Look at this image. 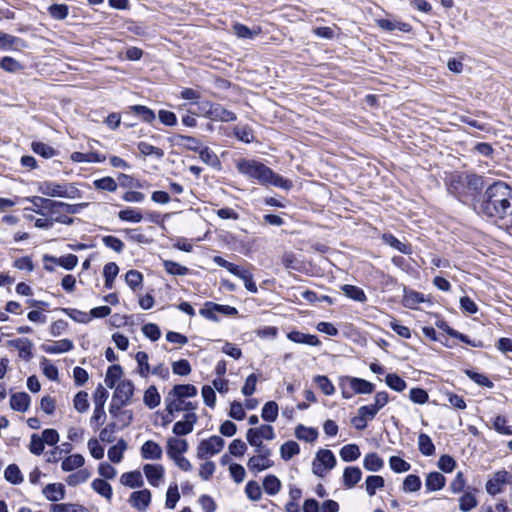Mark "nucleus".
<instances>
[{"mask_svg": "<svg viewBox=\"0 0 512 512\" xmlns=\"http://www.w3.org/2000/svg\"><path fill=\"white\" fill-rule=\"evenodd\" d=\"M37 191L50 199L53 197L65 199H79L82 197V191L77 188L75 183L42 181L38 182Z\"/></svg>", "mask_w": 512, "mask_h": 512, "instance_id": "4", "label": "nucleus"}, {"mask_svg": "<svg viewBox=\"0 0 512 512\" xmlns=\"http://www.w3.org/2000/svg\"><path fill=\"white\" fill-rule=\"evenodd\" d=\"M418 449L424 456L435 454V445L431 437L426 433H420L418 436Z\"/></svg>", "mask_w": 512, "mask_h": 512, "instance_id": "57", "label": "nucleus"}, {"mask_svg": "<svg viewBox=\"0 0 512 512\" xmlns=\"http://www.w3.org/2000/svg\"><path fill=\"white\" fill-rule=\"evenodd\" d=\"M91 487L100 496L104 497L107 500H111L113 496V489L111 484L108 483L107 480H104L102 478H95L91 483Z\"/></svg>", "mask_w": 512, "mask_h": 512, "instance_id": "44", "label": "nucleus"}, {"mask_svg": "<svg viewBox=\"0 0 512 512\" xmlns=\"http://www.w3.org/2000/svg\"><path fill=\"white\" fill-rule=\"evenodd\" d=\"M168 141L171 143V145L183 146L187 150L196 153L202 147V143L199 139L189 135L176 134L172 137H169Z\"/></svg>", "mask_w": 512, "mask_h": 512, "instance_id": "15", "label": "nucleus"}, {"mask_svg": "<svg viewBox=\"0 0 512 512\" xmlns=\"http://www.w3.org/2000/svg\"><path fill=\"white\" fill-rule=\"evenodd\" d=\"M26 41L20 37H16L5 32L0 31V49L8 51L11 49H22L26 48Z\"/></svg>", "mask_w": 512, "mask_h": 512, "instance_id": "20", "label": "nucleus"}, {"mask_svg": "<svg viewBox=\"0 0 512 512\" xmlns=\"http://www.w3.org/2000/svg\"><path fill=\"white\" fill-rule=\"evenodd\" d=\"M225 445V441L222 437L213 435L208 439H203L197 448V457L204 459L207 456H213L219 453Z\"/></svg>", "mask_w": 512, "mask_h": 512, "instance_id": "7", "label": "nucleus"}, {"mask_svg": "<svg viewBox=\"0 0 512 512\" xmlns=\"http://www.w3.org/2000/svg\"><path fill=\"white\" fill-rule=\"evenodd\" d=\"M476 213L496 221L512 216V188L503 181L487 185Z\"/></svg>", "mask_w": 512, "mask_h": 512, "instance_id": "1", "label": "nucleus"}, {"mask_svg": "<svg viewBox=\"0 0 512 512\" xmlns=\"http://www.w3.org/2000/svg\"><path fill=\"white\" fill-rule=\"evenodd\" d=\"M85 463V458L79 453L67 456L61 463V468L65 472H71L75 469L81 468Z\"/></svg>", "mask_w": 512, "mask_h": 512, "instance_id": "43", "label": "nucleus"}, {"mask_svg": "<svg viewBox=\"0 0 512 512\" xmlns=\"http://www.w3.org/2000/svg\"><path fill=\"white\" fill-rule=\"evenodd\" d=\"M144 475L150 485L158 487L164 477V467L161 464H145L143 466Z\"/></svg>", "mask_w": 512, "mask_h": 512, "instance_id": "17", "label": "nucleus"}, {"mask_svg": "<svg viewBox=\"0 0 512 512\" xmlns=\"http://www.w3.org/2000/svg\"><path fill=\"white\" fill-rule=\"evenodd\" d=\"M449 194L465 205L472 206L481 202L484 189L487 187L486 178L474 173L453 175L447 184Z\"/></svg>", "mask_w": 512, "mask_h": 512, "instance_id": "2", "label": "nucleus"}, {"mask_svg": "<svg viewBox=\"0 0 512 512\" xmlns=\"http://www.w3.org/2000/svg\"><path fill=\"white\" fill-rule=\"evenodd\" d=\"M377 24L381 29L389 32L398 30L404 33H410L412 31V26L409 23L388 18L379 19Z\"/></svg>", "mask_w": 512, "mask_h": 512, "instance_id": "28", "label": "nucleus"}, {"mask_svg": "<svg viewBox=\"0 0 512 512\" xmlns=\"http://www.w3.org/2000/svg\"><path fill=\"white\" fill-rule=\"evenodd\" d=\"M143 402L149 409H154L160 405L161 395L155 385H151L145 390Z\"/></svg>", "mask_w": 512, "mask_h": 512, "instance_id": "46", "label": "nucleus"}, {"mask_svg": "<svg viewBox=\"0 0 512 512\" xmlns=\"http://www.w3.org/2000/svg\"><path fill=\"white\" fill-rule=\"evenodd\" d=\"M65 486L62 483H49L43 488V495L51 502H57L65 498Z\"/></svg>", "mask_w": 512, "mask_h": 512, "instance_id": "26", "label": "nucleus"}, {"mask_svg": "<svg viewBox=\"0 0 512 512\" xmlns=\"http://www.w3.org/2000/svg\"><path fill=\"white\" fill-rule=\"evenodd\" d=\"M234 34L240 39H253L262 32L261 27L249 28L245 24L235 23L233 25Z\"/></svg>", "mask_w": 512, "mask_h": 512, "instance_id": "40", "label": "nucleus"}, {"mask_svg": "<svg viewBox=\"0 0 512 512\" xmlns=\"http://www.w3.org/2000/svg\"><path fill=\"white\" fill-rule=\"evenodd\" d=\"M385 485V480L380 475H369L366 477L365 486L366 492L369 496H374L378 489L383 488Z\"/></svg>", "mask_w": 512, "mask_h": 512, "instance_id": "60", "label": "nucleus"}, {"mask_svg": "<svg viewBox=\"0 0 512 512\" xmlns=\"http://www.w3.org/2000/svg\"><path fill=\"white\" fill-rule=\"evenodd\" d=\"M43 262H51L61 266L67 271H71L77 266L78 257L75 254H66L60 257L45 254L43 256Z\"/></svg>", "mask_w": 512, "mask_h": 512, "instance_id": "18", "label": "nucleus"}, {"mask_svg": "<svg viewBox=\"0 0 512 512\" xmlns=\"http://www.w3.org/2000/svg\"><path fill=\"white\" fill-rule=\"evenodd\" d=\"M287 338L298 344H305L308 346H318L320 345V340L317 335L307 334L300 332L298 330H292L287 333Z\"/></svg>", "mask_w": 512, "mask_h": 512, "instance_id": "24", "label": "nucleus"}, {"mask_svg": "<svg viewBox=\"0 0 512 512\" xmlns=\"http://www.w3.org/2000/svg\"><path fill=\"white\" fill-rule=\"evenodd\" d=\"M197 153L199 154V158L202 162L216 170H221L222 164L220 159L208 146H202Z\"/></svg>", "mask_w": 512, "mask_h": 512, "instance_id": "36", "label": "nucleus"}, {"mask_svg": "<svg viewBox=\"0 0 512 512\" xmlns=\"http://www.w3.org/2000/svg\"><path fill=\"white\" fill-rule=\"evenodd\" d=\"M198 408L197 402L186 401L184 399H179L177 397L168 396L165 398V410L166 412H181L185 411L186 413H195V410Z\"/></svg>", "mask_w": 512, "mask_h": 512, "instance_id": "11", "label": "nucleus"}, {"mask_svg": "<svg viewBox=\"0 0 512 512\" xmlns=\"http://www.w3.org/2000/svg\"><path fill=\"white\" fill-rule=\"evenodd\" d=\"M386 385L393 391L403 392L407 388L406 381L397 373H388L385 376Z\"/></svg>", "mask_w": 512, "mask_h": 512, "instance_id": "59", "label": "nucleus"}, {"mask_svg": "<svg viewBox=\"0 0 512 512\" xmlns=\"http://www.w3.org/2000/svg\"><path fill=\"white\" fill-rule=\"evenodd\" d=\"M40 367L42 369L43 374L50 381H58L59 380V371L56 365H54L50 360L45 357H42L40 361Z\"/></svg>", "mask_w": 512, "mask_h": 512, "instance_id": "61", "label": "nucleus"}, {"mask_svg": "<svg viewBox=\"0 0 512 512\" xmlns=\"http://www.w3.org/2000/svg\"><path fill=\"white\" fill-rule=\"evenodd\" d=\"M295 436L299 440L313 443L317 440L319 432L314 427H307L303 424H298L295 428Z\"/></svg>", "mask_w": 512, "mask_h": 512, "instance_id": "37", "label": "nucleus"}, {"mask_svg": "<svg viewBox=\"0 0 512 512\" xmlns=\"http://www.w3.org/2000/svg\"><path fill=\"white\" fill-rule=\"evenodd\" d=\"M31 397L26 392L12 393L10 397V407L17 412H26L29 409Z\"/></svg>", "mask_w": 512, "mask_h": 512, "instance_id": "25", "label": "nucleus"}, {"mask_svg": "<svg viewBox=\"0 0 512 512\" xmlns=\"http://www.w3.org/2000/svg\"><path fill=\"white\" fill-rule=\"evenodd\" d=\"M421 479L416 474H409L407 475L402 484V490L406 493L409 492H417L421 489Z\"/></svg>", "mask_w": 512, "mask_h": 512, "instance_id": "64", "label": "nucleus"}, {"mask_svg": "<svg viewBox=\"0 0 512 512\" xmlns=\"http://www.w3.org/2000/svg\"><path fill=\"white\" fill-rule=\"evenodd\" d=\"M140 454L145 460H160L163 455V450L157 442L147 440L142 444Z\"/></svg>", "mask_w": 512, "mask_h": 512, "instance_id": "19", "label": "nucleus"}, {"mask_svg": "<svg viewBox=\"0 0 512 512\" xmlns=\"http://www.w3.org/2000/svg\"><path fill=\"white\" fill-rule=\"evenodd\" d=\"M233 135L237 140L245 144H250L255 141L254 131L249 125L235 126L233 128Z\"/></svg>", "mask_w": 512, "mask_h": 512, "instance_id": "55", "label": "nucleus"}, {"mask_svg": "<svg viewBox=\"0 0 512 512\" xmlns=\"http://www.w3.org/2000/svg\"><path fill=\"white\" fill-rule=\"evenodd\" d=\"M281 263L288 270L303 271V261L298 259L293 252H285L281 257Z\"/></svg>", "mask_w": 512, "mask_h": 512, "instance_id": "48", "label": "nucleus"}, {"mask_svg": "<svg viewBox=\"0 0 512 512\" xmlns=\"http://www.w3.org/2000/svg\"><path fill=\"white\" fill-rule=\"evenodd\" d=\"M436 327L440 330L444 331L447 335L452 338L459 340L462 343H465L469 346L475 348H483L485 347L484 343L479 339H471L468 335L457 331L456 329L449 326V324L444 319H439L435 323Z\"/></svg>", "mask_w": 512, "mask_h": 512, "instance_id": "9", "label": "nucleus"}, {"mask_svg": "<svg viewBox=\"0 0 512 512\" xmlns=\"http://www.w3.org/2000/svg\"><path fill=\"white\" fill-rule=\"evenodd\" d=\"M362 478V471L358 466H347L343 471L342 481L347 489H351Z\"/></svg>", "mask_w": 512, "mask_h": 512, "instance_id": "27", "label": "nucleus"}, {"mask_svg": "<svg viewBox=\"0 0 512 512\" xmlns=\"http://www.w3.org/2000/svg\"><path fill=\"white\" fill-rule=\"evenodd\" d=\"M426 301L425 295L415 290L404 288L402 305L409 309H415L420 303Z\"/></svg>", "mask_w": 512, "mask_h": 512, "instance_id": "30", "label": "nucleus"}, {"mask_svg": "<svg viewBox=\"0 0 512 512\" xmlns=\"http://www.w3.org/2000/svg\"><path fill=\"white\" fill-rule=\"evenodd\" d=\"M198 420L196 413H185L183 420L174 423L172 432L177 437H182L190 434L193 431L194 425Z\"/></svg>", "mask_w": 512, "mask_h": 512, "instance_id": "12", "label": "nucleus"}, {"mask_svg": "<svg viewBox=\"0 0 512 512\" xmlns=\"http://www.w3.org/2000/svg\"><path fill=\"white\" fill-rule=\"evenodd\" d=\"M188 448L187 440L171 437L167 440L166 453L170 459H174L186 453Z\"/></svg>", "mask_w": 512, "mask_h": 512, "instance_id": "16", "label": "nucleus"}, {"mask_svg": "<svg viewBox=\"0 0 512 512\" xmlns=\"http://www.w3.org/2000/svg\"><path fill=\"white\" fill-rule=\"evenodd\" d=\"M118 218L123 222L140 223L143 219V214L136 208L126 207L118 212Z\"/></svg>", "mask_w": 512, "mask_h": 512, "instance_id": "52", "label": "nucleus"}, {"mask_svg": "<svg viewBox=\"0 0 512 512\" xmlns=\"http://www.w3.org/2000/svg\"><path fill=\"white\" fill-rule=\"evenodd\" d=\"M25 200L33 205L32 211L42 217L47 216L48 205L50 207L55 205V200L40 196L26 197Z\"/></svg>", "mask_w": 512, "mask_h": 512, "instance_id": "22", "label": "nucleus"}, {"mask_svg": "<svg viewBox=\"0 0 512 512\" xmlns=\"http://www.w3.org/2000/svg\"><path fill=\"white\" fill-rule=\"evenodd\" d=\"M236 168L241 175L261 186H273L285 191H289L293 187V182L290 179L276 173L273 169L258 160L239 159L236 163Z\"/></svg>", "mask_w": 512, "mask_h": 512, "instance_id": "3", "label": "nucleus"}, {"mask_svg": "<svg viewBox=\"0 0 512 512\" xmlns=\"http://www.w3.org/2000/svg\"><path fill=\"white\" fill-rule=\"evenodd\" d=\"M211 112L210 120L212 121L233 122L237 119V116L233 111L227 110L219 103L213 104Z\"/></svg>", "mask_w": 512, "mask_h": 512, "instance_id": "31", "label": "nucleus"}, {"mask_svg": "<svg viewBox=\"0 0 512 512\" xmlns=\"http://www.w3.org/2000/svg\"><path fill=\"white\" fill-rule=\"evenodd\" d=\"M300 453V446L294 440L284 442L280 447V456L284 461L291 460Z\"/></svg>", "mask_w": 512, "mask_h": 512, "instance_id": "53", "label": "nucleus"}, {"mask_svg": "<svg viewBox=\"0 0 512 512\" xmlns=\"http://www.w3.org/2000/svg\"><path fill=\"white\" fill-rule=\"evenodd\" d=\"M123 369L119 364H112L108 367L105 375V384L108 388L113 389L116 383L121 379Z\"/></svg>", "mask_w": 512, "mask_h": 512, "instance_id": "47", "label": "nucleus"}, {"mask_svg": "<svg viewBox=\"0 0 512 512\" xmlns=\"http://www.w3.org/2000/svg\"><path fill=\"white\" fill-rule=\"evenodd\" d=\"M446 478L443 474L433 471L427 474L425 479V487L428 492L439 491L444 488Z\"/></svg>", "mask_w": 512, "mask_h": 512, "instance_id": "32", "label": "nucleus"}, {"mask_svg": "<svg viewBox=\"0 0 512 512\" xmlns=\"http://www.w3.org/2000/svg\"><path fill=\"white\" fill-rule=\"evenodd\" d=\"M11 345L17 348L19 357L29 361L33 357L32 347L33 343L28 338H21L11 341Z\"/></svg>", "mask_w": 512, "mask_h": 512, "instance_id": "38", "label": "nucleus"}, {"mask_svg": "<svg viewBox=\"0 0 512 512\" xmlns=\"http://www.w3.org/2000/svg\"><path fill=\"white\" fill-rule=\"evenodd\" d=\"M120 483L129 488H141L144 485V480L139 470H133L123 473Z\"/></svg>", "mask_w": 512, "mask_h": 512, "instance_id": "35", "label": "nucleus"}, {"mask_svg": "<svg viewBox=\"0 0 512 512\" xmlns=\"http://www.w3.org/2000/svg\"><path fill=\"white\" fill-rule=\"evenodd\" d=\"M512 484V474L505 469L499 470L488 479L485 485L486 492L496 496L503 492V485Z\"/></svg>", "mask_w": 512, "mask_h": 512, "instance_id": "6", "label": "nucleus"}, {"mask_svg": "<svg viewBox=\"0 0 512 512\" xmlns=\"http://www.w3.org/2000/svg\"><path fill=\"white\" fill-rule=\"evenodd\" d=\"M383 466L384 461L376 452H370L365 455L363 460V467L367 471L378 472L383 468Z\"/></svg>", "mask_w": 512, "mask_h": 512, "instance_id": "45", "label": "nucleus"}, {"mask_svg": "<svg viewBox=\"0 0 512 512\" xmlns=\"http://www.w3.org/2000/svg\"><path fill=\"white\" fill-rule=\"evenodd\" d=\"M152 494L149 489H141L131 493L129 503L138 511L144 512L149 507Z\"/></svg>", "mask_w": 512, "mask_h": 512, "instance_id": "14", "label": "nucleus"}, {"mask_svg": "<svg viewBox=\"0 0 512 512\" xmlns=\"http://www.w3.org/2000/svg\"><path fill=\"white\" fill-rule=\"evenodd\" d=\"M382 241L402 254L410 255L413 252L410 244L401 242L392 233H384Z\"/></svg>", "mask_w": 512, "mask_h": 512, "instance_id": "34", "label": "nucleus"}, {"mask_svg": "<svg viewBox=\"0 0 512 512\" xmlns=\"http://www.w3.org/2000/svg\"><path fill=\"white\" fill-rule=\"evenodd\" d=\"M234 276L243 280L245 288L250 293L258 292L257 285L253 279V274L248 269H245L244 267L239 266L238 272H237V274H234Z\"/></svg>", "mask_w": 512, "mask_h": 512, "instance_id": "56", "label": "nucleus"}, {"mask_svg": "<svg viewBox=\"0 0 512 512\" xmlns=\"http://www.w3.org/2000/svg\"><path fill=\"white\" fill-rule=\"evenodd\" d=\"M128 445L127 442L120 438L115 445H112L108 449V458L112 463H120L123 459V454L126 451Z\"/></svg>", "mask_w": 512, "mask_h": 512, "instance_id": "41", "label": "nucleus"}, {"mask_svg": "<svg viewBox=\"0 0 512 512\" xmlns=\"http://www.w3.org/2000/svg\"><path fill=\"white\" fill-rule=\"evenodd\" d=\"M163 267L170 275L185 276L190 274V269L188 267L173 260H163Z\"/></svg>", "mask_w": 512, "mask_h": 512, "instance_id": "58", "label": "nucleus"}, {"mask_svg": "<svg viewBox=\"0 0 512 512\" xmlns=\"http://www.w3.org/2000/svg\"><path fill=\"white\" fill-rule=\"evenodd\" d=\"M271 455L270 449H264L259 455L252 456L247 462V467L252 472H261L273 466V461L269 459Z\"/></svg>", "mask_w": 512, "mask_h": 512, "instance_id": "13", "label": "nucleus"}, {"mask_svg": "<svg viewBox=\"0 0 512 512\" xmlns=\"http://www.w3.org/2000/svg\"><path fill=\"white\" fill-rule=\"evenodd\" d=\"M114 388V398H118L119 400H122L126 403H128L134 395L135 387L133 382L129 379L120 381L119 384Z\"/></svg>", "mask_w": 512, "mask_h": 512, "instance_id": "21", "label": "nucleus"}, {"mask_svg": "<svg viewBox=\"0 0 512 512\" xmlns=\"http://www.w3.org/2000/svg\"><path fill=\"white\" fill-rule=\"evenodd\" d=\"M168 394L170 397L186 400L197 396L198 390L193 384H175Z\"/></svg>", "mask_w": 512, "mask_h": 512, "instance_id": "23", "label": "nucleus"}, {"mask_svg": "<svg viewBox=\"0 0 512 512\" xmlns=\"http://www.w3.org/2000/svg\"><path fill=\"white\" fill-rule=\"evenodd\" d=\"M95 189L101 191L115 192L117 190V182L111 176H105L93 181Z\"/></svg>", "mask_w": 512, "mask_h": 512, "instance_id": "63", "label": "nucleus"}, {"mask_svg": "<svg viewBox=\"0 0 512 512\" xmlns=\"http://www.w3.org/2000/svg\"><path fill=\"white\" fill-rule=\"evenodd\" d=\"M70 159L76 163H102L106 160V157L95 151H91L88 153L76 151L70 155Z\"/></svg>", "mask_w": 512, "mask_h": 512, "instance_id": "33", "label": "nucleus"}, {"mask_svg": "<svg viewBox=\"0 0 512 512\" xmlns=\"http://www.w3.org/2000/svg\"><path fill=\"white\" fill-rule=\"evenodd\" d=\"M90 476L91 473L88 469H79L78 471L68 475V477L66 478V483L71 487H75L81 483L86 482L90 478Z\"/></svg>", "mask_w": 512, "mask_h": 512, "instance_id": "62", "label": "nucleus"}, {"mask_svg": "<svg viewBox=\"0 0 512 512\" xmlns=\"http://www.w3.org/2000/svg\"><path fill=\"white\" fill-rule=\"evenodd\" d=\"M125 118L137 117L144 123L151 124L156 120V113L151 108L141 105L135 104L128 106L126 111H124Z\"/></svg>", "mask_w": 512, "mask_h": 512, "instance_id": "10", "label": "nucleus"}, {"mask_svg": "<svg viewBox=\"0 0 512 512\" xmlns=\"http://www.w3.org/2000/svg\"><path fill=\"white\" fill-rule=\"evenodd\" d=\"M40 348L47 354H60L71 351L74 348V344L70 339H62L52 345L42 344Z\"/></svg>", "mask_w": 512, "mask_h": 512, "instance_id": "29", "label": "nucleus"}, {"mask_svg": "<svg viewBox=\"0 0 512 512\" xmlns=\"http://www.w3.org/2000/svg\"><path fill=\"white\" fill-rule=\"evenodd\" d=\"M341 290L346 297L356 302L364 303L367 301L365 291L356 285L344 284L341 286Z\"/></svg>", "mask_w": 512, "mask_h": 512, "instance_id": "39", "label": "nucleus"}, {"mask_svg": "<svg viewBox=\"0 0 512 512\" xmlns=\"http://www.w3.org/2000/svg\"><path fill=\"white\" fill-rule=\"evenodd\" d=\"M337 464L334 453L329 449H319L312 462L313 473L323 478L327 471L332 470Z\"/></svg>", "mask_w": 512, "mask_h": 512, "instance_id": "5", "label": "nucleus"}, {"mask_svg": "<svg viewBox=\"0 0 512 512\" xmlns=\"http://www.w3.org/2000/svg\"><path fill=\"white\" fill-rule=\"evenodd\" d=\"M262 486L266 494L274 496L281 490L282 483L276 475L268 474L264 477Z\"/></svg>", "mask_w": 512, "mask_h": 512, "instance_id": "42", "label": "nucleus"}, {"mask_svg": "<svg viewBox=\"0 0 512 512\" xmlns=\"http://www.w3.org/2000/svg\"><path fill=\"white\" fill-rule=\"evenodd\" d=\"M4 478L13 485H19L24 481L23 474L17 464H9L4 471Z\"/></svg>", "mask_w": 512, "mask_h": 512, "instance_id": "51", "label": "nucleus"}, {"mask_svg": "<svg viewBox=\"0 0 512 512\" xmlns=\"http://www.w3.org/2000/svg\"><path fill=\"white\" fill-rule=\"evenodd\" d=\"M31 149L35 154L45 159H50L58 154L56 149L41 141H33L31 143Z\"/></svg>", "mask_w": 512, "mask_h": 512, "instance_id": "49", "label": "nucleus"}, {"mask_svg": "<svg viewBox=\"0 0 512 512\" xmlns=\"http://www.w3.org/2000/svg\"><path fill=\"white\" fill-rule=\"evenodd\" d=\"M339 455L344 462H353L361 456V452L357 444L351 443L344 445L340 449Z\"/></svg>", "mask_w": 512, "mask_h": 512, "instance_id": "54", "label": "nucleus"}, {"mask_svg": "<svg viewBox=\"0 0 512 512\" xmlns=\"http://www.w3.org/2000/svg\"><path fill=\"white\" fill-rule=\"evenodd\" d=\"M279 414V406L278 404L273 401H267L261 410V417L264 421L268 423L275 422L277 420Z\"/></svg>", "mask_w": 512, "mask_h": 512, "instance_id": "50", "label": "nucleus"}, {"mask_svg": "<svg viewBox=\"0 0 512 512\" xmlns=\"http://www.w3.org/2000/svg\"><path fill=\"white\" fill-rule=\"evenodd\" d=\"M348 384L355 394H371L375 391V384L372 382L353 376H341L339 378V386L343 387Z\"/></svg>", "mask_w": 512, "mask_h": 512, "instance_id": "8", "label": "nucleus"}]
</instances>
